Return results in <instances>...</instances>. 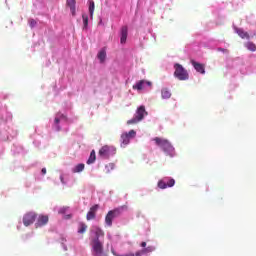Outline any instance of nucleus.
<instances>
[{"mask_svg": "<svg viewBox=\"0 0 256 256\" xmlns=\"http://www.w3.org/2000/svg\"><path fill=\"white\" fill-rule=\"evenodd\" d=\"M153 141L158 147H161L162 151H164L166 155H169L170 157H173V155H175V148L173 147V145H171V142H169V140L155 137L153 138Z\"/></svg>", "mask_w": 256, "mask_h": 256, "instance_id": "f257e3e1", "label": "nucleus"}, {"mask_svg": "<svg viewBox=\"0 0 256 256\" xmlns=\"http://www.w3.org/2000/svg\"><path fill=\"white\" fill-rule=\"evenodd\" d=\"M123 209H127V206H121L108 211V213L105 216V223L107 227H113V219L119 217L121 213H123Z\"/></svg>", "mask_w": 256, "mask_h": 256, "instance_id": "f03ea898", "label": "nucleus"}, {"mask_svg": "<svg viewBox=\"0 0 256 256\" xmlns=\"http://www.w3.org/2000/svg\"><path fill=\"white\" fill-rule=\"evenodd\" d=\"M117 154V148L114 146L104 145L98 152L99 157L102 159H109Z\"/></svg>", "mask_w": 256, "mask_h": 256, "instance_id": "7ed1b4c3", "label": "nucleus"}, {"mask_svg": "<svg viewBox=\"0 0 256 256\" xmlns=\"http://www.w3.org/2000/svg\"><path fill=\"white\" fill-rule=\"evenodd\" d=\"M174 69V76L176 79H179V81H187V79H189V73L183 68V65L176 63Z\"/></svg>", "mask_w": 256, "mask_h": 256, "instance_id": "20e7f679", "label": "nucleus"}, {"mask_svg": "<svg viewBox=\"0 0 256 256\" xmlns=\"http://www.w3.org/2000/svg\"><path fill=\"white\" fill-rule=\"evenodd\" d=\"M92 255L93 256H109L103 249V241H95L92 244Z\"/></svg>", "mask_w": 256, "mask_h": 256, "instance_id": "39448f33", "label": "nucleus"}, {"mask_svg": "<svg viewBox=\"0 0 256 256\" xmlns=\"http://www.w3.org/2000/svg\"><path fill=\"white\" fill-rule=\"evenodd\" d=\"M91 232L95 235L91 240V245H95L96 241H102L101 239H105V232L99 226H93Z\"/></svg>", "mask_w": 256, "mask_h": 256, "instance_id": "423d86ee", "label": "nucleus"}, {"mask_svg": "<svg viewBox=\"0 0 256 256\" xmlns=\"http://www.w3.org/2000/svg\"><path fill=\"white\" fill-rule=\"evenodd\" d=\"M35 219H37V213L28 212L23 217V223L25 227H29V225H33L35 223Z\"/></svg>", "mask_w": 256, "mask_h": 256, "instance_id": "0eeeda50", "label": "nucleus"}, {"mask_svg": "<svg viewBox=\"0 0 256 256\" xmlns=\"http://www.w3.org/2000/svg\"><path fill=\"white\" fill-rule=\"evenodd\" d=\"M175 185V179L173 178H163L158 181L159 189H167V187H173Z\"/></svg>", "mask_w": 256, "mask_h": 256, "instance_id": "6e6552de", "label": "nucleus"}, {"mask_svg": "<svg viewBox=\"0 0 256 256\" xmlns=\"http://www.w3.org/2000/svg\"><path fill=\"white\" fill-rule=\"evenodd\" d=\"M97 211H99V204H96L90 208L86 215L87 221H93L97 217Z\"/></svg>", "mask_w": 256, "mask_h": 256, "instance_id": "1a4fd4ad", "label": "nucleus"}, {"mask_svg": "<svg viewBox=\"0 0 256 256\" xmlns=\"http://www.w3.org/2000/svg\"><path fill=\"white\" fill-rule=\"evenodd\" d=\"M49 223V216L47 215H40L37 219V222L35 223L36 229L38 227H45Z\"/></svg>", "mask_w": 256, "mask_h": 256, "instance_id": "9d476101", "label": "nucleus"}, {"mask_svg": "<svg viewBox=\"0 0 256 256\" xmlns=\"http://www.w3.org/2000/svg\"><path fill=\"white\" fill-rule=\"evenodd\" d=\"M120 35V43L121 45H125V43H127V35H129V28L127 26H122Z\"/></svg>", "mask_w": 256, "mask_h": 256, "instance_id": "9b49d317", "label": "nucleus"}, {"mask_svg": "<svg viewBox=\"0 0 256 256\" xmlns=\"http://www.w3.org/2000/svg\"><path fill=\"white\" fill-rule=\"evenodd\" d=\"M191 65L197 71V73H201V75H205V65L201 64L195 60H191Z\"/></svg>", "mask_w": 256, "mask_h": 256, "instance_id": "f8f14e48", "label": "nucleus"}, {"mask_svg": "<svg viewBox=\"0 0 256 256\" xmlns=\"http://www.w3.org/2000/svg\"><path fill=\"white\" fill-rule=\"evenodd\" d=\"M145 115H147V111L145 110V106H140L136 113H135V117L138 118L140 121H143V119H145Z\"/></svg>", "mask_w": 256, "mask_h": 256, "instance_id": "ddd939ff", "label": "nucleus"}, {"mask_svg": "<svg viewBox=\"0 0 256 256\" xmlns=\"http://www.w3.org/2000/svg\"><path fill=\"white\" fill-rule=\"evenodd\" d=\"M146 83V85H151V82L140 80L135 85H133V89H136L137 91H141L143 89V85Z\"/></svg>", "mask_w": 256, "mask_h": 256, "instance_id": "4468645a", "label": "nucleus"}, {"mask_svg": "<svg viewBox=\"0 0 256 256\" xmlns=\"http://www.w3.org/2000/svg\"><path fill=\"white\" fill-rule=\"evenodd\" d=\"M76 1L75 0H66V5L67 7L70 8V11L72 13V15L75 17V5H76Z\"/></svg>", "mask_w": 256, "mask_h": 256, "instance_id": "2eb2a0df", "label": "nucleus"}, {"mask_svg": "<svg viewBox=\"0 0 256 256\" xmlns=\"http://www.w3.org/2000/svg\"><path fill=\"white\" fill-rule=\"evenodd\" d=\"M97 58L99 59L100 63H105V59H107V52L105 49L98 52Z\"/></svg>", "mask_w": 256, "mask_h": 256, "instance_id": "dca6fc26", "label": "nucleus"}, {"mask_svg": "<svg viewBox=\"0 0 256 256\" xmlns=\"http://www.w3.org/2000/svg\"><path fill=\"white\" fill-rule=\"evenodd\" d=\"M111 253L114 255V256H141L143 254V251H138L136 252L135 254L133 252H129L128 254H124V255H119L117 254V252H115L114 249L111 250Z\"/></svg>", "mask_w": 256, "mask_h": 256, "instance_id": "f3484780", "label": "nucleus"}, {"mask_svg": "<svg viewBox=\"0 0 256 256\" xmlns=\"http://www.w3.org/2000/svg\"><path fill=\"white\" fill-rule=\"evenodd\" d=\"M96 159H97V156L95 154V150H92L90 153V156L87 160V165H93V163H95Z\"/></svg>", "mask_w": 256, "mask_h": 256, "instance_id": "a211bd4d", "label": "nucleus"}, {"mask_svg": "<svg viewBox=\"0 0 256 256\" xmlns=\"http://www.w3.org/2000/svg\"><path fill=\"white\" fill-rule=\"evenodd\" d=\"M87 224H85V222H80L78 225V233L80 235H83V233H85V231H87Z\"/></svg>", "mask_w": 256, "mask_h": 256, "instance_id": "6ab92c4d", "label": "nucleus"}, {"mask_svg": "<svg viewBox=\"0 0 256 256\" xmlns=\"http://www.w3.org/2000/svg\"><path fill=\"white\" fill-rule=\"evenodd\" d=\"M161 95H162V99H170L171 98V91H169V89H167V88H163L162 92H161Z\"/></svg>", "mask_w": 256, "mask_h": 256, "instance_id": "aec40b11", "label": "nucleus"}, {"mask_svg": "<svg viewBox=\"0 0 256 256\" xmlns=\"http://www.w3.org/2000/svg\"><path fill=\"white\" fill-rule=\"evenodd\" d=\"M244 47H246V49H248V51H252V52L256 51V45L253 42H246L244 44Z\"/></svg>", "mask_w": 256, "mask_h": 256, "instance_id": "412c9836", "label": "nucleus"}, {"mask_svg": "<svg viewBox=\"0 0 256 256\" xmlns=\"http://www.w3.org/2000/svg\"><path fill=\"white\" fill-rule=\"evenodd\" d=\"M85 169V164H77L74 169L72 170L73 173H81Z\"/></svg>", "mask_w": 256, "mask_h": 256, "instance_id": "4be33fe9", "label": "nucleus"}, {"mask_svg": "<svg viewBox=\"0 0 256 256\" xmlns=\"http://www.w3.org/2000/svg\"><path fill=\"white\" fill-rule=\"evenodd\" d=\"M237 33H238L239 37H241V39H250L251 38V36H249V33L245 32L241 29H239L237 31Z\"/></svg>", "mask_w": 256, "mask_h": 256, "instance_id": "5701e85b", "label": "nucleus"}, {"mask_svg": "<svg viewBox=\"0 0 256 256\" xmlns=\"http://www.w3.org/2000/svg\"><path fill=\"white\" fill-rule=\"evenodd\" d=\"M121 141L124 145H129V142L131 141V138L129 137V134H122L121 135Z\"/></svg>", "mask_w": 256, "mask_h": 256, "instance_id": "b1692460", "label": "nucleus"}, {"mask_svg": "<svg viewBox=\"0 0 256 256\" xmlns=\"http://www.w3.org/2000/svg\"><path fill=\"white\" fill-rule=\"evenodd\" d=\"M82 19H83L84 29H87L89 25V16H87V14H83Z\"/></svg>", "mask_w": 256, "mask_h": 256, "instance_id": "393cba45", "label": "nucleus"}, {"mask_svg": "<svg viewBox=\"0 0 256 256\" xmlns=\"http://www.w3.org/2000/svg\"><path fill=\"white\" fill-rule=\"evenodd\" d=\"M94 11H95V2L94 1H90V4H89L90 17H93Z\"/></svg>", "mask_w": 256, "mask_h": 256, "instance_id": "a878e982", "label": "nucleus"}, {"mask_svg": "<svg viewBox=\"0 0 256 256\" xmlns=\"http://www.w3.org/2000/svg\"><path fill=\"white\" fill-rule=\"evenodd\" d=\"M139 121H141V120L134 116L132 119L127 121V125H137V123H139Z\"/></svg>", "mask_w": 256, "mask_h": 256, "instance_id": "bb28decb", "label": "nucleus"}, {"mask_svg": "<svg viewBox=\"0 0 256 256\" xmlns=\"http://www.w3.org/2000/svg\"><path fill=\"white\" fill-rule=\"evenodd\" d=\"M153 251H155V247L148 246L142 250V253H153Z\"/></svg>", "mask_w": 256, "mask_h": 256, "instance_id": "cd10ccee", "label": "nucleus"}, {"mask_svg": "<svg viewBox=\"0 0 256 256\" xmlns=\"http://www.w3.org/2000/svg\"><path fill=\"white\" fill-rule=\"evenodd\" d=\"M126 135H128V137L131 139V137H135V135H137V133L135 132V130H130L128 133H125Z\"/></svg>", "mask_w": 256, "mask_h": 256, "instance_id": "c85d7f7f", "label": "nucleus"}, {"mask_svg": "<svg viewBox=\"0 0 256 256\" xmlns=\"http://www.w3.org/2000/svg\"><path fill=\"white\" fill-rule=\"evenodd\" d=\"M29 25H30V27H35V25H37V21H35V19H30Z\"/></svg>", "mask_w": 256, "mask_h": 256, "instance_id": "c756f323", "label": "nucleus"}, {"mask_svg": "<svg viewBox=\"0 0 256 256\" xmlns=\"http://www.w3.org/2000/svg\"><path fill=\"white\" fill-rule=\"evenodd\" d=\"M217 51H221L222 53H229V50L225 48H218Z\"/></svg>", "mask_w": 256, "mask_h": 256, "instance_id": "7c9ffc66", "label": "nucleus"}, {"mask_svg": "<svg viewBox=\"0 0 256 256\" xmlns=\"http://www.w3.org/2000/svg\"><path fill=\"white\" fill-rule=\"evenodd\" d=\"M41 173H42V175H46L47 174V169L46 168H42Z\"/></svg>", "mask_w": 256, "mask_h": 256, "instance_id": "2f4dec72", "label": "nucleus"}, {"mask_svg": "<svg viewBox=\"0 0 256 256\" xmlns=\"http://www.w3.org/2000/svg\"><path fill=\"white\" fill-rule=\"evenodd\" d=\"M60 121H61V120H60L59 118H55L54 123H55L56 125H59Z\"/></svg>", "mask_w": 256, "mask_h": 256, "instance_id": "473e14b6", "label": "nucleus"}, {"mask_svg": "<svg viewBox=\"0 0 256 256\" xmlns=\"http://www.w3.org/2000/svg\"><path fill=\"white\" fill-rule=\"evenodd\" d=\"M140 247H147V242H142V243L140 244Z\"/></svg>", "mask_w": 256, "mask_h": 256, "instance_id": "72a5a7b5", "label": "nucleus"}, {"mask_svg": "<svg viewBox=\"0 0 256 256\" xmlns=\"http://www.w3.org/2000/svg\"><path fill=\"white\" fill-rule=\"evenodd\" d=\"M60 181L61 183H65V181L63 180V176H60Z\"/></svg>", "mask_w": 256, "mask_h": 256, "instance_id": "f704fd0d", "label": "nucleus"}, {"mask_svg": "<svg viewBox=\"0 0 256 256\" xmlns=\"http://www.w3.org/2000/svg\"><path fill=\"white\" fill-rule=\"evenodd\" d=\"M60 213H65V211H63V209L60 210Z\"/></svg>", "mask_w": 256, "mask_h": 256, "instance_id": "c9c22d12", "label": "nucleus"}, {"mask_svg": "<svg viewBox=\"0 0 256 256\" xmlns=\"http://www.w3.org/2000/svg\"><path fill=\"white\" fill-rule=\"evenodd\" d=\"M59 129H60L59 126H57V130H58V131H59Z\"/></svg>", "mask_w": 256, "mask_h": 256, "instance_id": "e433bc0d", "label": "nucleus"}]
</instances>
